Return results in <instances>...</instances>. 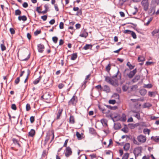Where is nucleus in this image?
Wrapping results in <instances>:
<instances>
[{
    "mask_svg": "<svg viewBox=\"0 0 159 159\" xmlns=\"http://www.w3.org/2000/svg\"><path fill=\"white\" fill-rule=\"evenodd\" d=\"M105 81L114 87H117L119 85L118 80H120L121 79V75L118 69L116 74L111 76H104Z\"/></svg>",
    "mask_w": 159,
    "mask_h": 159,
    "instance_id": "f257e3e1",
    "label": "nucleus"
},
{
    "mask_svg": "<svg viewBox=\"0 0 159 159\" xmlns=\"http://www.w3.org/2000/svg\"><path fill=\"white\" fill-rule=\"evenodd\" d=\"M129 70V69L128 68L125 69V70L123 72V76L124 77H126L128 76L129 78L131 79L132 78L135 74L136 73L137 69L136 68H135L133 70L130 71L129 73L126 74V71Z\"/></svg>",
    "mask_w": 159,
    "mask_h": 159,
    "instance_id": "f03ea898",
    "label": "nucleus"
},
{
    "mask_svg": "<svg viewBox=\"0 0 159 159\" xmlns=\"http://www.w3.org/2000/svg\"><path fill=\"white\" fill-rule=\"evenodd\" d=\"M78 102V98L75 96V94L73 96L72 98L69 101L68 105H72L75 106Z\"/></svg>",
    "mask_w": 159,
    "mask_h": 159,
    "instance_id": "7ed1b4c3",
    "label": "nucleus"
},
{
    "mask_svg": "<svg viewBox=\"0 0 159 159\" xmlns=\"http://www.w3.org/2000/svg\"><path fill=\"white\" fill-rule=\"evenodd\" d=\"M52 131H54L53 130H49L47 133L45 137L44 140V146H45L47 144L51 136H52Z\"/></svg>",
    "mask_w": 159,
    "mask_h": 159,
    "instance_id": "20e7f679",
    "label": "nucleus"
},
{
    "mask_svg": "<svg viewBox=\"0 0 159 159\" xmlns=\"http://www.w3.org/2000/svg\"><path fill=\"white\" fill-rule=\"evenodd\" d=\"M141 5L143 7V10L147 11L148 9L149 6L148 0H142L141 2Z\"/></svg>",
    "mask_w": 159,
    "mask_h": 159,
    "instance_id": "39448f33",
    "label": "nucleus"
},
{
    "mask_svg": "<svg viewBox=\"0 0 159 159\" xmlns=\"http://www.w3.org/2000/svg\"><path fill=\"white\" fill-rule=\"evenodd\" d=\"M142 148L141 147H139L135 148L133 151V153L134 154L135 157H137L142 152Z\"/></svg>",
    "mask_w": 159,
    "mask_h": 159,
    "instance_id": "423d86ee",
    "label": "nucleus"
},
{
    "mask_svg": "<svg viewBox=\"0 0 159 159\" xmlns=\"http://www.w3.org/2000/svg\"><path fill=\"white\" fill-rule=\"evenodd\" d=\"M123 32L125 34H131L134 39H136L137 38L135 33L133 31L128 30H124Z\"/></svg>",
    "mask_w": 159,
    "mask_h": 159,
    "instance_id": "0eeeda50",
    "label": "nucleus"
},
{
    "mask_svg": "<svg viewBox=\"0 0 159 159\" xmlns=\"http://www.w3.org/2000/svg\"><path fill=\"white\" fill-rule=\"evenodd\" d=\"M137 139L139 142L141 143H144L146 141V137L145 136L140 134L137 137Z\"/></svg>",
    "mask_w": 159,
    "mask_h": 159,
    "instance_id": "6e6552de",
    "label": "nucleus"
},
{
    "mask_svg": "<svg viewBox=\"0 0 159 159\" xmlns=\"http://www.w3.org/2000/svg\"><path fill=\"white\" fill-rule=\"evenodd\" d=\"M72 151L70 148V147H67L65 153L66 157H68L72 155Z\"/></svg>",
    "mask_w": 159,
    "mask_h": 159,
    "instance_id": "1a4fd4ad",
    "label": "nucleus"
},
{
    "mask_svg": "<svg viewBox=\"0 0 159 159\" xmlns=\"http://www.w3.org/2000/svg\"><path fill=\"white\" fill-rule=\"evenodd\" d=\"M63 109L62 108H60L58 109L56 113L57 117L56 119L57 120H59L60 119V117L61 116Z\"/></svg>",
    "mask_w": 159,
    "mask_h": 159,
    "instance_id": "9d476101",
    "label": "nucleus"
},
{
    "mask_svg": "<svg viewBox=\"0 0 159 159\" xmlns=\"http://www.w3.org/2000/svg\"><path fill=\"white\" fill-rule=\"evenodd\" d=\"M37 48L38 52L40 53H42L44 51L45 47L43 45L40 43L38 45Z\"/></svg>",
    "mask_w": 159,
    "mask_h": 159,
    "instance_id": "9b49d317",
    "label": "nucleus"
},
{
    "mask_svg": "<svg viewBox=\"0 0 159 159\" xmlns=\"http://www.w3.org/2000/svg\"><path fill=\"white\" fill-rule=\"evenodd\" d=\"M157 92L156 91H149L148 93V96L151 98H154L156 96Z\"/></svg>",
    "mask_w": 159,
    "mask_h": 159,
    "instance_id": "f8f14e48",
    "label": "nucleus"
},
{
    "mask_svg": "<svg viewBox=\"0 0 159 159\" xmlns=\"http://www.w3.org/2000/svg\"><path fill=\"white\" fill-rule=\"evenodd\" d=\"M139 92L141 96H144L146 94L147 91L146 89L142 88L139 90Z\"/></svg>",
    "mask_w": 159,
    "mask_h": 159,
    "instance_id": "ddd939ff",
    "label": "nucleus"
},
{
    "mask_svg": "<svg viewBox=\"0 0 159 159\" xmlns=\"http://www.w3.org/2000/svg\"><path fill=\"white\" fill-rule=\"evenodd\" d=\"M102 90L107 93H109L111 91L110 87L107 85H105L103 86Z\"/></svg>",
    "mask_w": 159,
    "mask_h": 159,
    "instance_id": "4468645a",
    "label": "nucleus"
},
{
    "mask_svg": "<svg viewBox=\"0 0 159 159\" xmlns=\"http://www.w3.org/2000/svg\"><path fill=\"white\" fill-rule=\"evenodd\" d=\"M12 141L13 142V143L15 145H17L19 147H21V145L19 143L20 141L19 140H18L16 139L15 138H13L12 139Z\"/></svg>",
    "mask_w": 159,
    "mask_h": 159,
    "instance_id": "2eb2a0df",
    "label": "nucleus"
},
{
    "mask_svg": "<svg viewBox=\"0 0 159 159\" xmlns=\"http://www.w3.org/2000/svg\"><path fill=\"white\" fill-rule=\"evenodd\" d=\"M101 122L102 124V125L103 126L105 127H107L108 126L107 125V119H102L101 120Z\"/></svg>",
    "mask_w": 159,
    "mask_h": 159,
    "instance_id": "dca6fc26",
    "label": "nucleus"
},
{
    "mask_svg": "<svg viewBox=\"0 0 159 159\" xmlns=\"http://www.w3.org/2000/svg\"><path fill=\"white\" fill-rule=\"evenodd\" d=\"M35 133L36 132L34 129H31L28 133V136L33 137L35 135Z\"/></svg>",
    "mask_w": 159,
    "mask_h": 159,
    "instance_id": "f3484780",
    "label": "nucleus"
},
{
    "mask_svg": "<svg viewBox=\"0 0 159 159\" xmlns=\"http://www.w3.org/2000/svg\"><path fill=\"white\" fill-rule=\"evenodd\" d=\"M93 45L91 44H86L83 47L82 49L85 50H87L88 49H91Z\"/></svg>",
    "mask_w": 159,
    "mask_h": 159,
    "instance_id": "a211bd4d",
    "label": "nucleus"
},
{
    "mask_svg": "<svg viewBox=\"0 0 159 159\" xmlns=\"http://www.w3.org/2000/svg\"><path fill=\"white\" fill-rule=\"evenodd\" d=\"M140 78V76L139 75H136L134 79L132 80V81L133 83H135L139 80Z\"/></svg>",
    "mask_w": 159,
    "mask_h": 159,
    "instance_id": "6ab92c4d",
    "label": "nucleus"
},
{
    "mask_svg": "<svg viewBox=\"0 0 159 159\" xmlns=\"http://www.w3.org/2000/svg\"><path fill=\"white\" fill-rule=\"evenodd\" d=\"M98 108L99 110L102 111V112L103 114L107 113V112H105V109L102 105H98Z\"/></svg>",
    "mask_w": 159,
    "mask_h": 159,
    "instance_id": "aec40b11",
    "label": "nucleus"
},
{
    "mask_svg": "<svg viewBox=\"0 0 159 159\" xmlns=\"http://www.w3.org/2000/svg\"><path fill=\"white\" fill-rule=\"evenodd\" d=\"M18 19L19 20H23L24 21H26L27 20V18L26 16L25 15L23 16H19L18 17Z\"/></svg>",
    "mask_w": 159,
    "mask_h": 159,
    "instance_id": "412c9836",
    "label": "nucleus"
},
{
    "mask_svg": "<svg viewBox=\"0 0 159 159\" xmlns=\"http://www.w3.org/2000/svg\"><path fill=\"white\" fill-rule=\"evenodd\" d=\"M130 144L129 143H126L124 146L123 148L125 151H128L130 148Z\"/></svg>",
    "mask_w": 159,
    "mask_h": 159,
    "instance_id": "4be33fe9",
    "label": "nucleus"
},
{
    "mask_svg": "<svg viewBox=\"0 0 159 159\" xmlns=\"http://www.w3.org/2000/svg\"><path fill=\"white\" fill-rule=\"evenodd\" d=\"M114 127L115 129L118 130L120 129L121 128V126L120 123H117L115 124Z\"/></svg>",
    "mask_w": 159,
    "mask_h": 159,
    "instance_id": "5701e85b",
    "label": "nucleus"
},
{
    "mask_svg": "<svg viewBox=\"0 0 159 159\" xmlns=\"http://www.w3.org/2000/svg\"><path fill=\"white\" fill-rule=\"evenodd\" d=\"M69 122L70 123L74 124L75 123V121L74 116L70 115L69 118Z\"/></svg>",
    "mask_w": 159,
    "mask_h": 159,
    "instance_id": "b1692460",
    "label": "nucleus"
},
{
    "mask_svg": "<svg viewBox=\"0 0 159 159\" xmlns=\"http://www.w3.org/2000/svg\"><path fill=\"white\" fill-rule=\"evenodd\" d=\"M42 78V76H40L39 77L37 78V79H35L33 82V83L35 84H38Z\"/></svg>",
    "mask_w": 159,
    "mask_h": 159,
    "instance_id": "393cba45",
    "label": "nucleus"
},
{
    "mask_svg": "<svg viewBox=\"0 0 159 159\" xmlns=\"http://www.w3.org/2000/svg\"><path fill=\"white\" fill-rule=\"evenodd\" d=\"M151 139L156 142H159V136H152Z\"/></svg>",
    "mask_w": 159,
    "mask_h": 159,
    "instance_id": "a878e982",
    "label": "nucleus"
},
{
    "mask_svg": "<svg viewBox=\"0 0 159 159\" xmlns=\"http://www.w3.org/2000/svg\"><path fill=\"white\" fill-rule=\"evenodd\" d=\"M153 87V85L151 84H144L143 85V88H146L148 89H151Z\"/></svg>",
    "mask_w": 159,
    "mask_h": 159,
    "instance_id": "bb28decb",
    "label": "nucleus"
},
{
    "mask_svg": "<svg viewBox=\"0 0 159 159\" xmlns=\"http://www.w3.org/2000/svg\"><path fill=\"white\" fill-rule=\"evenodd\" d=\"M77 57V53H75L71 55V60H75Z\"/></svg>",
    "mask_w": 159,
    "mask_h": 159,
    "instance_id": "cd10ccee",
    "label": "nucleus"
},
{
    "mask_svg": "<svg viewBox=\"0 0 159 159\" xmlns=\"http://www.w3.org/2000/svg\"><path fill=\"white\" fill-rule=\"evenodd\" d=\"M152 106V104L149 102L145 103L143 105V108H149Z\"/></svg>",
    "mask_w": 159,
    "mask_h": 159,
    "instance_id": "c85d7f7f",
    "label": "nucleus"
},
{
    "mask_svg": "<svg viewBox=\"0 0 159 159\" xmlns=\"http://www.w3.org/2000/svg\"><path fill=\"white\" fill-rule=\"evenodd\" d=\"M30 53H29L27 57L25 58H21L20 60L21 61H27L30 59Z\"/></svg>",
    "mask_w": 159,
    "mask_h": 159,
    "instance_id": "c756f323",
    "label": "nucleus"
},
{
    "mask_svg": "<svg viewBox=\"0 0 159 159\" xmlns=\"http://www.w3.org/2000/svg\"><path fill=\"white\" fill-rule=\"evenodd\" d=\"M119 120L123 122H125L126 120V116L125 114L124 113H123L122 116L120 118Z\"/></svg>",
    "mask_w": 159,
    "mask_h": 159,
    "instance_id": "7c9ffc66",
    "label": "nucleus"
},
{
    "mask_svg": "<svg viewBox=\"0 0 159 159\" xmlns=\"http://www.w3.org/2000/svg\"><path fill=\"white\" fill-rule=\"evenodd\" d=\"M2 41L3 43L1 44V48L2 51H3L6 50V48L4 44V40H2Z\"/></svg>",
    "mask_w": 159,
    "mask_h": 159,
    "instance_id": "2f4dec72",
    "label": "nucleus"
},
{
    "mask_svg": "<svg viewBox=\"0 0 159 159\" xmlns=\"http://www.w3.org/2000/svg\"><path fill=\"white\" fill-rule=\"evenodd\" d=\"M88 81L87 80H84L83 83L82 84V85L81 86V89L83 90L86 87V84L87 82Z\"/></svg>",
    "mask_w": 159,
    "mask_h": 159,
    "instance_id": "473e14b6",
    "label": "nucleus"
},
{
    "mask_svg": "<svg viewBox=\"0 0 159 159\" xmlns=\"http://www.w3.org/2000/svg\"><path fill=\"white\" fill-rule=\"evenodd\" d=\"M76 135L78 140H81L82 139V135L79 132L77 131Z\"/></svg>",
    "mask_w": 159,
    "mask_h": 159,
    "instance_id": "72a5a7b5",
    "label": "nucleus"
},
{
    "mask_svg": "<svg viewBox=\"0 0 159 159\" xmlns=\"http://www.w3.org/2000/svg\"><path fill=\"white\" fill-rule=\"evenodd\" d=\"M111 64L110 63H109L106 67V71L109 74L110 73V70L111 69Z\"/></svg>",
    "mask_w": 159,
    "mask_h": 159,
    "instance_id": "f704fd0d",
    "label": "nucleus"
},
{
    "mask_svg": "<svg viewBox=\"0 0 159 159\" xmlns=\"http://www.w3.org/2000/svg\"><path fill=\"white\" fill-rule=\"evenodd\" d=\"M159 32V29H154L151 33L152 36H154V35L158 33Z\"/></svg>",
    "mask_w": 159,
    "mask_h": 159,
    "instance_id": "c9c22d12",
    "label": "nucleus"
},
{
    "mask_svg": "<svg viewBox=\"0 0 159 159\" xmlns=\"http://www.w3.org/2000/svg\"><path fill=\"white\" fill-rule=\"evenodd\" d=\"M139 62L144 61L145 60V58L143 57H139L138 58Z\"/></svg>",
    "mask_w": 159,
    "mask_h": 159,
    "instance_id": "e433bc0d",
    "label": "nucleus"
},
{
    "mask_svg": "<svg viewBox=\"0 0 159 159\" xmlns=\"http://www.w3.org/2000/svg\"><path fill=\"white\" fill-rule=\"evenodd\" d=\"M129 88V87L127 85H123L122 86V89L124 92L126 91Z\"/></svg>",
    "mask_w": 159,
    "mask_h": 159,
    "instance_id": "4c0bfd02",
    "label": "nucleus"
},
{
    "mask_svg": "<svg viewBox=\"0 0 159 159\" xmlns=\"http://www.w3.org/2000/svg\"><path fill=\"white\" fill-rule=\"evenodd\" d=\"M90 133L92 134H95L96 133V130L93 128H91L89 129Z\"/></svg>",
    "mask_w": 159,
    "mask_h": 159,
    "instance_id": "58836bf2",
    "label": "nucleus"
},
{
    "mask_svg": "<svg viewBox=\"0 0 159 159\" xmlns=\"http://www.w3.org/2000/svg\"><path fill=\"white\" fill-rule=\"evenodd\" d=\"M126 65L129 67V69L130 70L133 69L134 67H135L134 66L132 65L129 62H127Z\"/></svg>",
    "mask_w": 159,
    "mask_h": 159,
    "instance_id": "ea45409f",
    "label": "nucleus"
},
{
    "mask_svg": "<svg viewBox=\"0 0 159 159\" xmlns=\"http://www.w3.org/2000/svg\"><path fill=\"white\" fill-rule=\"evenodd\" d=\"M21 14V12L20 9H17L15 11V15L16 16L20 15Z\"/></svg>",
    "mask_w": 159,
    "mask_h": 159,
    "instance_id": "a19ab883",
    "label": "nucleus"
},
{
    "mask_svg": "<svg viewBox=\"0 0 159 159\" xmlns=\"http://www.w3.org/2000/svg\"><path fill=\"white\" fill-rule=\"evenodd\" d=\"M138 86L137 85H135L132 86L130 88V91H131L135 90L137 88Z\"/></svg>",
    "mask_w": 159,
    "mask_h": 159,
    "instance_id": "79ce46f5",
    "label": "nucleus"
},
{
    "mask_svg": "<svg viewBox=\"0 0 159 159\" xmlns=\"http://www.w3.org/2000/svg\"><path fill=\"white\" fill-rule=\"evenodd\" d=\"M27 72H28V74H27V76H26V79H25V81H24V83H26L27 81L28 80V77H29V76L30 75V70L29 69H28L27 70Z\"/></svg>",
    "mask_w": 159,
    "mask_h": 159,
    "instance_id": "37998d69",
    "label": "nucleus"
},
{
    "mask_svg": "<svg viewBox=\"0 0 159 159\" xmlns=\"http://www.w3.org/2000/svg\"><path fill=\"white\" fill-rule=\"evenodd\" d=\"M58 38L56 36H54L52 38V40L55 43H56L58 41Z\"/></svg>",
    "mask_w": 159,
    "mask_h": 159,
    "instance_id": "c03bdc74",
    "label": "nucleus"
},
{
    "mask_svg": "<svg viewBox=\"0 0 159 159\" xmlns=\"http://www.w3.org/2000/svg\"><path fill=\"white\" fill-rule=\"evenodd\" d=\"M48 153V152H47L46 150H43L42 155V157H44L46 155H47Z\"/></svg>",
    "mask_w": 159,
    "mask_h": 159,
    "instance_id": "a18cd8bd",
    "label": "nucleus"
},
{
    "mask_svg": "<svg viewBox=\"0 0 159 159\" xmlns=\"http://www.w3.org/2000/svg\"><path fill=\"white\" fill-rule=\"evenodd\" d=\"M129 157V153H125L122 158V159H128Z\"/></svg>",
    "mask_w": 159,
    "mask_h": 159,
    "instance_id": "49530a36",
    "label": "nucleus"
},
{
    "mask_svg": "<svg viewBox=\"0 0 159 159\" xmlns=\"http://www.w3.org/2000/svg\"><path fill=\"white\" fill-rule=\"evenodd\" d=\"M95 88L98 90H102V87L100 84L98 85L95 87Z\"/></svg>",
    "mask_w": 159,
    "mask_h": 159,
    "instance_id": "de8ad7c7",
    "label": "nucleus"
},
{
    "mask_svg": "<svg viewBox=\"0 0 159 159\" xmlns=\"http://www.w3.org/2000/svg\"><path fill=\"white\" fill-rule=\"evenodd\" d=\"M143 132L145 134L147 133L148 134H149L150 130L148 129H143Z\"/></svg>",
    "mask_w": 159,
    "mask_h": 159,
    "instance_id": "09e8293b",
    "label": "nucleus"
},
{
    "mask_svg": "<svg viewBox=\"0 0 159 159\" xmlns=\"http://www.w3.org/2000/svg\"><path fill=\"white\" fill-rule=\"evenodd\" d=\"M88 35V33L87 32H86L85 34L83 33L80 34V36L82 37H84L85 38H86L87 37Z\"/></svg>",
    "mask_w": 159,
    "mask_h": 159,
    "instance_id": "8fccbe9b",
    "label": "nucleus"
},
{
    "mask_svg": "<svg viewBox=\"0 0 159 159\" xmlns=\"http://www.w3.org/2000/svg\"><path fill=\"white\" fill-rule=\"evenodd\" d=\"M128 125L129 126V127L131 129H133L135 127V124H129Z\"/></svg>",
    "mask_w": 159,
    "mask_h": 159,
    "instance_id": "3c124183",
    "label": "nucleus"
},
{
    "mask_svg": "<svg viewBox=\"0 0 159 159\" xmlns=\"http://www.w3.org/2000/svg\"><path fill=\"white\" fill-rule=\"evenodd\" d=\"M121 130L125 133H127L128 132V129L127 127H124L121 129Z\"/></svg>",
    "mask_w": 159,
    "mask_h": 159,
    "instance_id": "603ef678",
    "label": "nucleus"
},
{
    "mask_svg": "<svg viewBox=\"0 0 159 159\" xmlns=\"http://www.w3.org/2000/svg\"><path fill=\"white\" fill-rule=\"evenodd\" d=\"M31 109L30 105V104L28 103L26 104V110L27 111H29Z\"/></svg>",
    "mask_w": 159,
    "mask_h": 159,
    "instance_id": "864d4df0",
    "label": "nucleus"
},
{
    "mask_svg": "<svg viewBox=\"0 0 159 159\" xmlns=\"http://www.w3.org/2000/svg\"><path fill=\"white\" fill-rule=\"evenodd\" d=\"M20 81V77H17L15 81V84H18Z\"/></svg>",
    "mask_w": 159,
    "mask_h": 159,
    "instance_id": "5fc2aeb1",
    "label": "nucleus"
},
{
    "mask_svg": "<svg viewBox=\"0 0 159 159\" xmlns=\"http://www.w3.org/2000/svg\"><path fill=\"white\" fill-rule=\"evenodd\" d=\"M134 116L136 117L138 120H140L141 118L140 113L139 112H137Z\"/></svg>",
    "mask_w": 159,
    "mask_h": 159,
    "instance_id": "6e6d98bb",
    "label": "nucleus"
},
{
    "mask_svg": "<svg viewBox=\"0 0 159 159\" xmlns=\"http://www.w3.org/2000/svg\"><path fill=\"white\" fill-rule=\"evenodd\" d=\"M11 108L14 110H16L17 107L15 104H13L11 105Z\"/></svg>",
    "mask_w": 159,
    "mask_h": 159,
    "instance_id": "4d7b16f0",
    "label": "nucleus"
},
{
    "mask_svg": "<svg viewBox=\"0 0 159 159\" xmlns=\"http://www.w3.org/2000/svg\"><path fill=\"white\" fill-rule=\"evenodd\" d=\"M152 20V18L151 17L148 21V22L147 23H145L144 25H146L147 26H148L149 25L150 22Z\"/></svg>",
    "mask_w": 159,
    "mask_h": 159,
    "instance_id": "13d9d810",
    "label": "nucleus"
},
{
    "mask_svg": "<svg viewBox=\"0 0 159 159\" xmlns=\"http://www.w3.org/2000/svg\"><path fill=\"white\" fill-rule=\"evenodd\" d=\"M35 120L34 117L31 116L30 118V121L31 123H33Z\"/></svg>",
    "mask_w": 159,
    "mask_h": 159,
    "instance_id": "bf43d9fd",
    "label": "nucleus"
},
{
    "mask_svg": "<svg viewBox=\"0 0 159 159\" xmlns=\"http://www.w3.org/2000/svg\"><path fill=\"white\" fill-rule=\"evenodd\" d=\"M113 96L115 98H116L118 99H119L120 96L119 95L116 93H115L113 95Z\"/></svg>",
    "mask_w": 159,
    "mask_h": 159,
    "instance_id": "052dcab7",
    "label": "nucleus"
},
{
    "mask_svg": "<svg viewBox=\"0 0 159 159\" xmlns=\"http://www.w3.org/2000/svg\"><path fill=\"white\" fill-rule=\"evenodd\" d=\"M108 102L109 104H114L116 102V101L115 100H110Z\"/></svg>",
    "mask_w": 159,
    "mask_h": 159,
    "instance_id": "680f3d73",
    "label": "nucleus"
},
{
    "mask_svg": "<svg viewBox=\"0 0 159 159\" xmlns=\"http://www.w3.org/2000/svg\"><path fill=\"white\" fill-rule=\"evenodd\" d=\"M132 141L134 144L136 145H139V143L137 142V141L135 139L134 137L132 139Z\"/></svg>",
    "mask_w": 159,
    "mask_h": 159,
    "instance_id": "e2e57ef3",
    "label": "nucleus"
},
{
    "mask_svg": "<svg viewBox=\"0 0 159 159\" xmlns=\"http://www.w3.org/2000/svg\"><path fill=\"white\" fill-rule=\"evenodd\" d=\"M41 33V31L40 30H37L34 32V34L35 35L37 36L39 34H40Z\"/></svg>",
    "mask_w": 159,
    "mask_h": 159,
    "instance_id": "0e129e2a",
    "label": "nucleus"
},
{
    "mask_svg": "<svg viewBox=\"0 0 159 159\" xmlns=\"http://www.w3.org/2000/svg\"><path fill=\"white\" fill-rule=\"evenodd\" d=\"M10 31L11 34H15V30L13 28H10Z\"/></svg>",
    "mask_w": 159,
    "mask_h": 159,
    "instance_id": "69168bd1",
    "label": "nucleus"
},
{
    "mask_svg": "<svg viewBox=\"0 0 159 159\" xmlns=\"http://www.w3.org/2000/svg\"><path fill=\"white\" fill-rule=\"evenodd\" d=\"M82 14V11L81 9H80L79 10H78L77 12L76 15L77 16H78L79 15H81Z\"/></svg>",
    "mask_w": 159,
    "mask_h": 159,
    "instance_id": "338daca9",
    "label": "nucleus"
},
{
    "mask_svg": "<svg viewBox=\"0 0 159 159\" xmlns=\"http://www.w3.org/2000/svg\"><path fill=\"white\" fill-rule=\"evenodd\" d=\"M59 28L62 29L64 28V23L62 22H61L59 24Z\"/></svg>",
    "mask_w": 159,
    "mask_h": 159,
    "instance_id": "774afa93",
    "label": "nucleus"
}]
</instances>
